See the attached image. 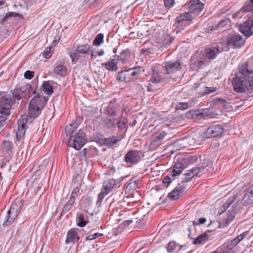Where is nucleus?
<instances>
[{
    "label": "nucleus",
    "instance_id": "0e129e2a",
    "mask_svg": "<svg viewBox=\"0 0 253 253\" xmlns=\"http://www.w3.org/2000/svg\"><path fill=\"white\" fill-rule=\"evenodd\" d=\"M80 189L78 187H76L74 189L71 197L74 198L76 199V198L77 197L78 193L79 192Z\"/></svg>",
    "mask_w": 253,
    "mask_h": 253
},
{
    "label": "nucleus",
    "instance_id": "09e8293b",
    "mask_svg": "<svg viewBox=\"0 0 253 253\" xmlns=\"http://www.w3.org/2000/svg\"><path fill=\"white\" fill-rule=\"evenodd\" d=\"M186 172L181 181L183 183L187 182L193 177V175H191L190 172H189L188 170H187Z\"/></svg>",
    "mask_w": 253,
    "mask_h": 253
},
{
    "label": "nucleus",
    "instance_id": "423d86ee",
    "mask_svg": "<svg viewBox=\"0 0 253 253\" xmlns=\"http://www.w3.org/2000/svg\"><path fill=\"white\" fill-rule=\"evenodd\" d=\"M167 133L164 130L159 131L156 132L152 138L150 144V148L151 150H155L162 145V142Z\"/></svg>",
    "mask_w": 253,
    "mask_h": 253
},
{
    "label": "nucleus",
    "instance_id": "4468645a",
    "mask_svg": "<svg viewBox=\"0 0 253 253\" xmlns=\"http://www.w3.org/2000/svg\"><path fill=\"white\" fill-rule=\"evenodd\" d=\"M250 20L247 21L241 24L239 26V31L246 37H249L253 34L252 27Z\"/></svg>",
    "mask_w": 253,
    "mask_h": 253
},
{
    "label": "nucleus",
    "instance_id": "dca6fc26",
    "mask_svg": "<svg viewBox=\"0 0 253 253\" xmlns=\"http://www.w3.org/2000/svg\"><path fill=\"white\" fill-rule=\"evenodd\" d=\"M111 190V181L109 179L103 183V188L101 192L98 195L97 203H101L104 196L109 193Z\"/></svg>",
    "mask_w": 253,
    "mask_h": 253
},
{
    "label": "nucleus",
    "instance_id": "1a4fd4ad",
    "mask_svg": "<svg viewBox=\"0 0 253 253\" xmlns=\"http://www.w3.org/2000/svg\"><path fill=\"white\" fill-rule=\"evenodd\" d=\"M167 74H172L181 69V63L179 61H169L164 63Z\"/></svg>",
    "mask_w": 253,
    "mask_h": 253
},
{
    "label": "nucleus",
    "instance_id": "9b49d317",
    "mask_svg": "<svg viewBox=\"0 0 253 253\" xmlns=\"http://www.w3.org/2000/svg\"><path fill=\"white\" fill-rule=\"evenodd\" d=\"M227 44L234 47H240L244 44V40L242 36L239 34H234L229 36Z\"/></svg>",
    "mask_w": 253,
    "mask_h": 253
},
{
    "label": "nucleus",
    "instance_id": "6e6552de",
    "mask_svg": "<svg viewBox=\"0 0 253 253\" xmlns=\"http://www.w3.org/2000/svg\"><path fill=\"white\" fill-rule=\"evenodd\" d=\"M125 161L131 165L137 164L141 159V152L137 150L128 151L125 156Z\"/></svg>",
    "mask_w": 253,
    "mask_h": 253
},
{
    "label": "nucleus",
    "instance_id": "2f4dec72",
    "mask_svg": "<svg viewBox=\"0 0 253 253\" xmlns=\"http://www.w3.org/2000/svg\"><path fill=\"white\" fill-rule=\"evenodd\" d=\"M18 214L15 213H7L5 221L3 223V225L5 227L8 226L12 223L15 218L17 217Z\"/></svg>",
    "mask_w": 253,
    "mask_h": 253
},
{
    "label": "nucleus",
    "instance_id": "cd10ccee",
    "mask_svg": "<svg viewBox=\"0 0 253 253\" xmlns=\"http://www.w3.org/2000/svg\"><path fill=\"white\" fill-rule=\"evenodd\" d=\"M242 202L243 205L248 206L253 203V196L248 190L243 197Z\"/></svg>",
    "mask_w": 253,
    "mask_h": 253
},
{
    "label": "nucleus",
    "instance_id": "bf43d9fd",
    "mask_svg": "<svg viewBox=\"0 0 253 253\" xmlns=\"http://www.w3.org/2000/svg\"><path fill=\"white\" fill-rule=\"evenodd\" d=\"M34 72L31 71H27L24 73V77L26 79L30 80L34 77Z\"/></svg>",
    "mask_w": 253,
    "mask_h": 253
},
{
    "label": "nucleus",
    "instance_id": "b1692460",
    "mask_svg": "<svg viewBox=\"0 0 253 253\" xmlns=\"http://www.w3.org/2000/svg\"><path fill=\"white\" fill-rule=\"evenodd\" d=\"M79 237L76 232L73 230H69L67 233V238L65 240L66 243L78 242Z\"/></svg>",
    "mask_w": 253,
    "mask_h": 253
},
{
    "label": "nucleus",
    "instance_id": "603ef678",
    "mask_svg": "<svg viewBox=\"0 0 253 253\" xmlns=\"http://www.w3.org/2000/svg\"><path fill=\"white\" fill-rule=\"evenodd\" d=\"M239 243V242H238V241L235 238L230 241L229 245L227 246V248L228 249L231 250L235 247Z\"/></svg>",
    "mask_w": 253,
    "mask_h": 253
},
{
    "label": "nucleus",
    "instance_id": "39448f33",
    "mask_svg": "<svg viewBox=\"0 0 253 253\" xmlns=\"http://www.w3.org/2000/svg\"><path fill=\"white\" fill-rule=\"evenodd\" d=\"M224 128L220 125L211 126L209 127L202 134L203 138L215 137L223 132Z\"/></svg>",
    "mask_w": 253,
    "mask_h": 253
},
{
    "label": "nucleus",
    "instance_id": "0eeeda50",
    "mask_svg": "<svg viewBox=\"0 0 253 253\" xmlns=\"http://www.w3.org/2000/svg\"><path fill=\"white\" fill-rule=\"evenodd\" d=\"M32 86L30 84H26L20 88L15 89L13 92V96L20 100L23 97L28 96L31 92Z\"/></svg>",
    "mask_w": 253,
    "mask_h": 253
},
{
    "label": "nucleus",
    "instance_id": "c9c22d12",
    "mask_svg": "<svg viewBox=\"0 0 253 253\" xmlns=\"http://www.w3.org/2000/svg\"><path fill=\"white\" fill-rule=\"evenodd\" d=\"M176 20H178V21H191L192 20V18L190 15L189 12H185L183 13L180 14L176 19Z\"/></svg>",
    "mask_w": 253,
    "mask_h": 253
},
{
    "label": "nucleus",
    "instance_id": "393cba45",
    "mask_svg": "<svg viewBox=\"0 0 253 253\" xmlns=\"http://www.w3.org/2000/svg\"><path fill=\"white\" fill-rule=\"evenodd\" d=\"M53 72L58 76H64L67 74V69L63 64H58L55 67Z\"/></svg>",
    "mask_w": 253,
    "mask_h": 253
},
{
    "label": "nucleus",
    "instance_id": "4c0bfd02",
    "mask_svg": "<svg viewBox=\"0 0 253 253\" xmlns=\"http://www.w3.org/2000/svg\"><path fill=\"white\" fill-rule=\"evenodd\" d=\"M78 127V124L76 123H73L67 126L65 128V132L67 135H70L74 132V131Z\"/></svg>",
    "mask_w": 253,
    "mask_h": 253
},
{
    "label": "nucleus",
    "instance_id": "c03bdc74",
    "mask_svg": "<svg viewBox=\"0 0 253 253\" xmlns=\"http://www.w3.org/2000/svg\"><path fill=\"white\" fill-rule=\"evenodd\" d=\"M116 124H117L118 128L119 129H124L126 126V119L124 117H121L119 118L118 121H117V123Z\"/></svg>",
    "mask_w": 253,
    "mask_h": 253
},
{
    "label": "nucleus",
    "instance_id": "7c9ffc66",
    "mask_svg": "<svg viewBox=\"0 0 253 253\" xmlns=\"http://www.w3.org/2000/svg\"><path fill=\"white\" fill-rule=\"evenodd\" d=\"M42 87L43 91L46 94L50 95L53 92V89L52 86L47 81H44L43 82Z\"/></svg>",
    "mask_w": 253,
    "mask_h": 253
},
{
    "label": "nucleus",
    "instance_id": "79ce46f5",
    "mask_svg": "<svg viewBox=\"0 0 253 253\" xmlns=\"http://www.w3.org/2000/svg\"><path fill=\"white\" fill-rule=\"evenodd\" d=\"M90 49V46L87 44L84 45L80 46L77 48V51L80 53L85 54L87 53Z\"/></svg>",
    "mask_w": 253,
    "mask_h": 253
},
{
    "label": "nucleus",
    "instance_id": "a19ab883",
    "mask_svg": "<svg viewBox=\"0 0 253 253\" xmlns=\"http://www.w3.org/2000/svg\"><path fill=\"white\" fill-rule=\"evenodd\" d=\"M234 198L232 197L229 200L226 202L225 203H224L223 206L220 208L219 211L223 212L225 211L229 207V206L234 202Z\"/></svg>",
    "mask_w": 253,
    "mask_h": 253
},
{
    "label": "nucleus",
    "instance_id": "f3484780",
    "mask_svg": "<svg viewBox=\"0 0 253 253\" xmlns=\"http://www.w3.org/2000/svg\"><path fill=\"white\" fill-rule=\"evenodd\" d=\"M22 205L23 204L22 203L20 199H16L11 204V207L8 211V213H15V214H18L21 210Z\"/></svg>",
    "mask_w": 253,
    "mask_h": 253
},
{
    "label": "nucleus",
    "instance_id": "e2e57ef3",
    "mask_svg": "<svg viewBox=\"0 0 253 253\" xmlns=\"http://www.w3.org/2000/svg\"><path fill=\"white\" fill-rule=\"evenodd\" d=\"M247 79L249 87L250 88V92H251L252 89L253 88V77L251 79L250 77H248Z\"/></svg>",
    "mask_w": 253,
    "mask_h": 253
},
{
    "label": "nucleus",
    "instance_id": "f03ea898",
    "mask_svg": "<svg viewBox=\"0 0 253 253\" xmlns=\"http://www.w3.org/2000/svg\"><path fill=\"white\" fill-rule=\"evenodd\" d=\"M86 142L85 134L82 131L71 136L69 140L68 145L76 150L82 148Z\"/></svg>",
    "mask_w": 253,
    "mask_h": 253
},
{
    "label": "nucleus",
    "instance_id": "473e14b6",
    "mask_svg": "<svg viewBox=\"0 0 253 253\" xmlns=\"http://www.w3.org/2000/svg\"><path fill=\"white\" fill-rule=\"evenodd\" d=\"M129 74L130 81L133 80L138 77L140 73V67L138 68H133L126 70Z\"/></svg>",
    "mask_w": 253,
    "mask_h": 253
},
{
    "label": "nucleus",
    "instance_id": "4d7b16f0",
    "mask_svg": "<svg viewBox=\"0 0 253 253\" xmlns=\"http://www.w3.org/2000/svg\"><path fill=\"white\" fill-rule=\"evenodd\" d=\"M102 235V234H100L99 233H94L93 234L89 235L87 236L86 237V239L88 240H94L98 237H100Z\"/></svg>",
    "mask_w": 253,
    "mask_h": 253
},
{
    "label": "nucleus",
    "instance_id": "ea45409f",
    "mask_svg": "<svg viewBox=\"0 0 253 253\" xmlns=\"http://www.w3.org/2000/svg\"><path fill=\"white\" fill-rule=\"evenodd\" d=\"M130 56V52L128 50H126L122 51L120 55L119 56V59H118V63H119L120 61L122 63H124L126 62Z\"/></svg>",
    "mask_w": 253,
    "mask_h": 253
},
{
    "label": "nucleus",
    "instance_id": "a211bd4d",
    "mask_svg": "<svg viewBox=\"0 0 253 253\" xmlns=\"http://www.w3.org/2000/svg\"><path fill=\"white\" fill-rule=\"evenodd\" d=\"M205 116V113H200L199 110H191L186 114V117L188 119H201Z\"/></svg>",
    "mask_w": 253,
    "mask_h": 253
},
{
    "label": "nucleus",
    "instance_id": "338daca9",
    "mask_svg": "<svg viewBox=\"0 0 253 253\" xmlns=\"http://www.w3.org/2000/svg\"><path fill=\"white\" fill-rule=\"evenodd\" d=\"M206 221V219L204 217L200 218L198 222H196L195 221H193L192 224L194 225H199L204 223Z\"/></svg>",
    "mask_w": 253,
    "mask_h": 253
},
{
    "label": "nucleus",
    "instance_id": "f8f14e48",
    "mask_svg": "<svg viewBox=\"0 0 253 253\" xmlns=\"http://www.w3.org/2000/svg\"><path fill=\"white\" fill-rule=\"evenodd\" d=\"M186 188L184 185H178L169 194V199L176 200L181 197L186 192Z\"/></svg>",
    "mask_w": 253,
    "mask_h": 253
},
{
    "label": "nucleus",
    "instance_id": "bb28decb",
    "mask_svg": "<svg viewBox=\"0 0 253 253\" xmlns=\"http://www.w3.org/2000/svg\"><path fill=\"white\" fill-rule=\"evenodd\" d=\"M200 171L201 173H206L210 170H213L212 165L211 163L209 161H206L204 162L202 166L199 167Z\"/></svg>",
    "mask_w": 253,
    "mask_h": 253
},
{
    "label": "nucleus",
    "instance_id": "4be33fe9",
    "mask_svg": "<svg viewBox=\"0 0 253 253\" xmlns=\"http://www.w3.org/2000/svg\"><path fill=\"white\" fill-rule=\"evenodd\" d=\"M185 169L184 164L181 162H177L175 163L172 170L171 175L176 176L181 174L182 171Z\"/></svg>",
    "mask_w": 253,
    "mask_h": 253
},
{
    "label": "nucleus",
    "instance_id": "6ab92c4d",
    "mask_svg": "<svg viewBox=\"0 0 253 253\" xmlns=\"http://www.w3.org/2000/svg\"><path fill=\"white\" fill-rule=\"evenodd\" d=\"M238 70L239 73L242 75L244 77L248 78L249 76L253 73V71L248 69V64L247 62H243L239 66Z\"/></svg>",
    "mask_w": 253,
    "mask_h": 253
},
{
    "label": "nucleus",
    "instance_id": "69168bd1",
    "mask_svg": "<svg viewBox=\"0 0 253 253\" xmlns=\"http://www.w3.org/2000/svg\"><path fill=\"white\" fill-rule=\"evenodd\" d=\"M165 38L166 39H167V40H168V41H165L164 42L165 44H170L174 39V38L173 37H170L168 35H166L165 36Z\"/></svg>",
    "mask_w": 253,
    "mask_h": 253
},
{
    "label": "nucleus",
    "instance_id": "6e6d98bb",
    "mask_svg": "<svg viewBox=\"0 0 253 253\" xmlns=\"http://www.w3.org/2000/svg\"><path fill=\"white\" fill-rule=\"evenodd\" d=\"M190 106L187 102H180L177 107L179 109L185 110L188 108Z\"/></svg>",
    "mask_w": 253,
    "mask_h": 253
},
{
    "label": "nucleus",
    "instance_id": "72a5a7b5",
    "mask_svg": "<svg viewBox=\"0 0 253 253\" xmlns=\"http://www.w3.org/2000/svg\"><path fill=\"white\" fill-rule=\"evenodd\" d=\"M1 148L2 152L5 153L6 154H9L11 152L12 144L8 141H4L1 144Z\"/></svg>",
    "mask_w": 253,
    "mask_h": 253
},
{
    "label": "nucleus",
    "instance_id": "9d476101",
    "mask_svg": "<svg viewBox=\"0 0 253 253\" xmlns=\"http://www.w3.org/2000/svg\"><path fill=\"white\" fill-rule=\"evenodd\" d=\"M189 12L198 15L204 9V4L199 0H191L189 4Z\"/></svg>",
    "mask_w": 253,
    "mask_h": 253
},
{
    "label": "nucleus",
    "instance_id": "de8ad7c7",
    "mask_svg": "<svg viewBox=\"0 0 253 253\" xmlns=\"http://www.w3.org/2000/svg\"><path fill=\"white\" fill-rule=\"evenodd\" d=\"M79 53V52L77 51V49L70 53V56L73 62L75 63L77 61L78 59L80 57Z\"/></svg>",
    "mask_w": 253,
    "mask_h": 253
},
{
    "label": "nucleus",
    "instance_id": "c756f323",
    "mask_svg": "<svg viewBox=\"0 0 253 253\" xmlns=\"http://www.w3.org/2000/svg\"><path fill=\"white\" fill-rule=\"evenodd\" d=\"M209 238V235L206 233H204L199 236L194 238L193 243L195 245H198L205 243Z\"/></svg>",
    "mask_w": 253,
    "mask_h": 253
},
{
    "label": "nucleus",
    "instance_id": "c85d7f7f",
    "mask_svg": "<svg viewBox=\"0 0 253 253\" xmlns=\"http://www.w3.org/2000/svg\"><path fill=\"white\" fill-rule=\"evenodd\" d=\"M242 202L243 205L248 206L253 203V196L248 190L243 197Z\"/></svg>",
    "mask_w": 253,
    "mask_h": 253
},
{
    "label": "nucleus",
    "instance_id": "20e7f679",
    "mask_svg": "<svg viewBox=\"0 0 253 253\" xmlns=\"http://www.w3.org/2000/svg\"><path fill=\"white\" fill-rule=\"evenodd\" d=\"M232 82L234 90L236 92L243 93L246 91V89L250 91L247 78L236 76L232 79Z\"/></svg>",
    "mask_w": 253,
    "mask_h": 253
},
{
    "label": "nucleus",
    "instance_id": "680f3d73",
    "mask_svg": "<svg viewBox=\"0 0 253 253\" xmlns=\"http://www.w3.org/2000/svg\"><path fill=\"white\" fill-rule=\"evenodd\" d=\"M17 15H18V14L14 12H7L5 16L3 18V20H5L7 18L10 17H16L17 16Z\"/></svg>",
    "mask_w": 253,
    "mask_h": 253
},
{
    "label": "nucleus",
    "instance_id": "e433bc0d",
    "mask_svg": "<svg viewBox=\"0 0 253 253\" xmlns=\"http://www.w3.org/2000/svg\"><path fill=\"white\" fill-rule=\"evenodd\" d=\"M132 222V220H127L124 221L122 223V225H120L117 227V229H113L114 230H115L114 231V235L115 236H117L118 234H119L122 231V229H123L122 226L123 225L128 226Z\"/></svg>",
    "mask_w": 253,
    "mask_h": 253
},
{
    "label": "nucleus",
    "instance_id": "5fc2aeb1",
    "mask_svg": "<svg viewBox=\"0 0 253 253\" xmlns=\"http://www.w3.org/2000/svg\"><path fill=\"white\" fill-rule=\"evenodd\" d=\"M191 62H192V64L197 67H200L201 66H202L203 64H204L205 62V60H202L200 59H197V60H194V59H192Z\"/></svg>",
    "mask_w": 253,
    "mask_h": 253
},
{
    "label": "nucleus",
    "instance_id": "5701e85b",
    "mask_svg": "<svg viewBox=\"0 0 253 253\" xmlns=\"http://www.w3.org/2000/svg\"><path fill=\"white\" fill-rule=\"evenodd\" d=\"M227 217L220 221V225L223 226L228 225L230 222L235 218V213L232 211L227 212Z\"/></svg>",
    "mask_w": 253,
    "mask_h": 253
},
{
    "label": "nucleus",
    "instance_id": "13d9d810",
    "mask_svg": "<svg viewBox=\"0 0 253 253\" xmlns=\"http://www.w3.org/2000/svg\"><path fill=\"white\" fill-rule=\"evenodd\" d=\"M122 179H112V189L114 188H116L117 187H120L121 184V182Z\"/></svg>",
    "mask_w": 253,
    "mask_h": 253
},
{
    "label": "nucleus",
    "instance_id": "aec40b11",
    "mask_svg": "<svg viewBox=\"0 0 253 253\" xmlns=\"http://www.w3.org/2000/svg\"><path fill=\"white\" fill-rule=\"evenodd\" d=\"M184 226L185 231L186 230L188 232V236L191 239H194L196 234V229L195 225L191 224L190 222L186 223Z\"/></svg>",
    "mask_w": 253,
    "mask_h": 253
},
{
    "label": "nucleus",
    "instance_id": "ddd939ff",
    "mask_svg": "<svg viewBox=\"0 0 253 253\" xmlns=\"http://www.w3.org/2000/svg\"><path fill=\"white\" fill-rule=\"evenodd\" d=\"M18 122V128L16 132V138L18 141L21 140L25 135L26 129L25 126L27 123L26 117H22Z\"/></svg>",
    "mask_w": 253,
    "mask_h": 253
},
{
    "label": "nucleus",
    "instance_id": "49530a36",
    "mask_svg": "<svg viewBox=\"0 0 253 253\" xmlns=\"http://www.w3.org/2000/svg\"><path fill=\"white\" fill-rule=\"evenodd\" d=\"M177 245L174 242H170L168 245L167 250L169 252H173L176 249Z\"/></svg>",
    "mask_w": 253,
    "mask_h": 253
},
{
    "label": "nucleus",
    "instance_id": "a18cd8bd",
    "mask_svg": "<svg viewBox=\"0 0 253 253\" xmlns=\"http://www.w3.org/2000/svg\"><path fill=\"white\" fill-rule=\"evenodd\" d=\"M86 222L84 220V216L83 214H80L78 216V225L83 227L85 226Z\"/></svg>",
    "mask_w": 253,
    "mask_h": 253
},
{
    "label": "nucleus",
    "instance_id": "052dcab7",
    "mask_svg": "<svg viewBox=\"0 0 253 253\" xmlns=\"http://www.w3.org/2000/svg\"><path fill=\"white\" fill-rule=\"evenodd\" d=\"M217 90V88L216 87H206L205 94H209L211 92H214Z\"/></svg>",
    "mask_w": 253,
    "mask_h": 253
},
{
    "label": "nucleus",
    "instance_id": "58836bf2",
    "mask_svg": "<svg viewBox=\"0 0 253 253\" xmlns=\"http://www.w3.org/2000/svg\"><path fill=\"white\" fill-rule=\"evenodd\" d=\"M191 21L176 20L175 21V26L179 31L182 30L185 27L190 24Z\"/></svg>",
    "mask_w": 253,
    "mask_h": 253
},
{
    "label": "nucleus",
    "instance_id": "f704fd0d",
    "mask_svg": "<svg viewBox=\"0 0 253 253\" xmlns=\"http://www.w3.org/2000/svg\"><path fill=\"white\" fill-rule=\"evenodd\" d=\"M124 138V136L123 134H120L117 137L116 136H112V149L114 151H115V148L117 147V148L120 149L119 145H118L117 146H116V144L123 138Z\"/></svg>",
    "mask_w": 253,
    "mask_h": 253
},
{
    "label": "nucleus",
    "instance_id": "412c9836",
    "mask_svg": "<svg viewBox=\"0 0 253 253\" xmlns=\"http://www.w3.org/2000/svg\"><path fill=\"white\" fill-rule=\"evenodd\" d=\"M219 53L217 47H209L205 49V54L208 59H214Z\"/></svg>",
    "mask_w": 253,
    "mask_h": 253
},
{
    "label": "nucleus",
    "instance_id": "3c124183",
    "mask_svg": "<svg viewBox=\"0 0 253 253\" xmlns=\"http://www.w3.org/2000/svg\"><path fill=\"white\" fill-rule=\"evenodd\" d=\"M249 234V231H246L244 232L243 233L240 235H238L235 238L238 241V242H240L242 241L245 238H246L248 234Z\"/></svg>",
    "mask_w": 253,
    "mask_h": 253
},
{
    "label": "nucleus",
    "instance_id": "8fccbe9b",
    "mask_svg": "<svg viewBox=\"0 0 253 253\" xmlns=\"http://www.w3.org/2000/svg\"><path fill=\"white\" fill-rule=\"evenodd\" d=\"M164 5L167 9L173 7L175 4L174 0H164Z\"/></svg>",
    "mask_w": 253,
    "mask_h": 253
},
{
    "label": "nucleus",
    "instance_id": "2eb2a0df",
    "mask_svg": "<svg viewBox=\"0 0 253 253\" xmlns=\"http://www.w3.org/2000/svg\"><path fill=\"white\" fill-rule=\"evenodd\" d=\"M165 81V78L162 72L157 71L155 68L152 69L151 78L150 82L154 84H159Z\"/></svg>",
    "mask_w": 253,
    "mask_h": 253
},
{
    "label": "nucleus",
    "instance_id": "864d4df0",
    "mask_svg": "<svg viewBox=\"0 0 253 253\" xmlns=\"http://www.w3.org/2000/svg\"><path fill=\"white\" fill-rule=\"evenodd\" d=\"M188 170L191 175H193V177L198 174L201 173V171H200L199 167H195Z\"/></svg>",
    "mask_w": 253,
    "mask_h": 253
},
{
    "label": "nucleus",
    "instance_id": "f257e3e1",
    "mask_svg": "<svg viewBox=\"0 0 253 253\" xmlns=\"http://www.w3.org/2000/svg\"><path fill=\"white\" fill-rule=\"evenodd\" d=\"M47 98L37 95L31 100L29 107V114L31 118H35L41 113V110L46 104Z\"/></svg>",
    "mask_w": 253,
    "mask_h": 253
},
{
    "label": "nucleus",
    "instance_id": "7ed1b4c3",
    "mask_svg": "<svg viewBox=\"0 0 253 253\" xmlns=\"http://www.w3.org/2000/svg\"><path fill=\"white\" fill-rule=\"evenodd\" d=\"M13 104V99L10 95L4 93H0V112L5 115L9 114Z\"/></svg>",
    "mask_w": 253,
    "mask_h": 253
},
{
    "label": "nucleus",
    "instance_id": "37998d69",
    "mask_svg": "<svg viewBox=\"0 0 253 253\" xmlns=\"http://www.w3.org/2000/svg\"><path fill=\"white\" fill-rule=\"evenodd\" d=\"M104 36L102 34H98L95 37L93 44L95 46H99L102 42L103 40Z\"/></svg>",
    "mask_w": 253,
    "mask_h": 253
},
{
    "label": "nucleus",
    "instance_id": "774afa93",
    "mask_svg": "<svg viewBox=\"0 0 253 253\" xmlns=\"http://www.w3.org/2000/svg\"><path fill=\"white\" fill-rule=\"evenodd\" d=\"M49 163V159H45L42 161V163L40 165V167L41 168V169H42V168H45L46 167Z\"/></svg>",
    "mask_w": 253,
    "mask_h": 253
},
{
    "label": "nucleus",
    "instance_id": "a878e982",
    "mask_svg": "<svg viewBox=\"0 0 253 253\" xmlns=\"http://www.w3.org/2000/svg\"><path fill=\"white\" fill-rule=\"evenodd\" d=\"M116 79L119 81L126 82L130 81L129 74L126 70L120 72L116 76Z\"/></svg>",
    "mask_w": 253,
    "mask_h": 253
}]
</instances>
